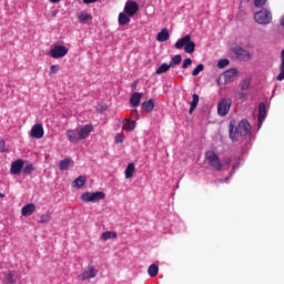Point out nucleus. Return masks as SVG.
Returning <instances> with one entry per match:
<instances>
[{
	"label": "nucleus",
	"mask_w": 284,
	"mask_h": 284,
	"mask_svg": "<svg viewBox=\"0 0 284 284\" xmlns=\"http://www.w3.org/2000/svg\"><path fill=\"white\" fill-rule=\"evenodd\" d=\"M51 3H60L61 0H50Z\"/></svg>",
	"instance_id": "nucleus-47"
},
{
	"label": "nucleus",
	"mask_w": 284,
	"mask_h": 284,
	"mask_svg": "<svg viewBox=\"0 0 284 284\" xmlns=\"http://www.w3.org/2000/svg\"><path fill=\"white\" fill-rule=\"evenodd\" d=\"M267 2V0H255L254 4L256 8H262L263 6H265Z\"/></svg>",
	"instance_id": "nucleus-42"
},
{
	"label": "nucleus",
	"mask_w": 284,
	"mask_h": 284,
	"mask_svg": "<svg viewBox=\"0 0 284 284\" xmlns=\"http://www.w3.org/2000/svg\"><path fill=\"white\" fill-rule=\"evenodd\" d=\"M141 109L145 110L146 112H152L154 110V102L152 99H149L144 103L141 104Z\"/></svg>",
	"instance_id": "nucleus-30"
},
{
	"label": "nucleus",
	"mask_w": 284,
	"mask_h": 284,
	"mask_svg": "<svg viewBox=\"0 0 284 284\" xmlns=\"http://www.w3.org/2000/svg\"><path fill=\"white\" fill-rule=\"evenodd\" d=\"M132 88H136V83H135V84H132Z\"/></svg>",
	"instance_id": "nucleus-49"
},
{
	"label": "nucleus",
	"mask_w": 284,
	"mask_h": 284,
	"mask_svg": "<svg viewBox=\"0 0 284 284\" xmlns=\"http://www.w3.org/2000/svg\"><path fill=\"white\" fill-rule=\"evenodd\" d=\"M4 281H6L7 284H16L17 283L12 272H8V274L6 275Z\"/></svg>",
	"instance_id": "nucleus-35"
},
{
	"label": "nucleus",
	"mask_w": 284,
	"mask_h": 284,
	"mask_svg": "<svg viewBox=\"0 0 284 284\" xmlns=\"http://www.w3.org/2000/svg\"><path fill=\"white\" fill-rule=\"evenodd\" d=\"M50 221H51V215L42 214L40 217V223H42V224L49 223Z\"/></svg>",
	"instance_id": "nucleus-39"
},
{
	"label": "nucleus",
	"mask_w": 284,
	"mask_h": 284,
	"mask_svg": "<svg viewBox=\"0 0 284 284\" xmlns=\"http://www.w3.org/2000/svg\"><path fill=\"white\" fill-rule=\"evenodd\" d=\"M68 141L71 143H78L80 140H83L80 138V133L78 132V129L74 130H68L65 133Z\"/></svg>",
	"instance_id": "nucleus-13"
},
{
	"label": "nucleus",
	"mask_w": 284,
	"mask_h": 284,
	"mask_svg": "<svg viewBox=\"0 0 284 284\" xmlns=\"http://www.w3.org/2000/svg\"><path fill=\"white\" fill-rule=\"evenodd\" d=\"M254 20L257 24H270L273 21V13L266 8H263L260 12L254 14Z\"/></svg>",
	"instance_id": "nucleus-5"
},
{
	"label": "nucleus",
	"mask_w": 284,
	"mask_h": 284,
	"mask_svg": "<svg viewBox=\"0 0 284 284\" xmlns=\"http://www.w3.org/2000/svg\"><path fill=\"white\" fill-rule=\"evenodd\" d=\"M192 59L191 58H186L183 60V63H182V69H187L189 67L192 65Z\"/></svg>",
	"instance_id": "nucleus-37"
},
{
	"label": "nucleus",
	"mask_w": 284,
	"mask_h": 284,
	"mask_svg": "<svg viewBox=\"0 0 284 284\" xmlns=\"http://www.w3.org/2000/svg\"><path fill=\"white\" fill-rule=\"evenodd\" d=\"M72 163L73 162H72L71 159H64V160L59 162V170L62 171V172L68 171Z\"/></svg>",
	"instance_id": "nucleus-28"
},
{
	"label": "nucleus",
	"mask_w": 284,
	"mask_h": 284,
	"mask_svg": "<svg viewBox=\"0 0 284 284\" xmlns=\"http://www.w3.org/2000/svg\"><path fill=\"white\" fill-rule=\"evenodd\" d=\"M37 211V206L36 204H26L22 210H21V213H22V216H31L32 214H34Z\"/></svg>",
	"instance_id": "nucleus-17"
},
{
	"label": "nucleus",
	"mask_w": 284,
	"mask_h": 284,
	"mask_svg": "<svg viewBox=\"0 0 284 284\" xmlns=\"http://www.w3.org/2000/svg\"><path fill=\"white\" fill-rule=\"evenodd\" d=\"M130 21H131V19H130V16H129V14L123 13V12H121L120 14H118V23H119L120 26L129 24Z\"/></svg>",
	"instance_id": "nucleus-23"
},
{
	"label": "nucleus",
	"mask_w": 284,
	"mask_h": 284,
	"mask_svg": "<svg viewBox=\"0 0 284 284\" xmlns=\"http://www.w3.org/2000/svg\"><path fill=\"white\" fill-rule=\"evenodd\" d=\"M265 118H266V105L261 103L260 104V113L257 115V121H258L260 125L265 120Z\"/></svg>",
	"instance_id": "nucleus-27"
},
{
	"label": "nucleus",
	"mask_w": 284,
	"mask_h": 284,
	"mask_svg": "<svg viewBox=\"0 0 284 284\" xmlns=\"http://www.w3.org/2000/svg\"><path fill=\"white\" fill-rule=\"evenodd\" d=\"M68 53H69V49L61 44H57L50 49V57L55 60L67 57Z\"/></svg>",
	"instance_id": "nucleus-6"
},
{
	"label": "nucleus",
	"mask_w": 284,
	"mask_h": 284,
	"mask_svg": "<svg viewBox=\"0 0 284 284\" xmlns=\"http://www.w3.org/2000/svg\"><path fill=\"white\" fill-rule=\"evenodd\" d=\"M134 172H135V165L133 162H131V163H129V165H126V169L124 171L125 179L129 180V179L133 178Z\"/></svg>",
	"instance_id": "nucleus-22"
},
{
	"label": "nucleus",
	"mask_w": 284,
	"mask_h": 284,
	"mask_svg": "<svg viewBox=\"0 0 284 284\" xmlns=\"http://www.w3.org/2000/svg\"><path fill=\"white\" fill-rule=\"evenodd\" d=\"M23 165H24V162L21 159H18L14 162H11L10 174L19 175L23 170Z\"/></svg>",
	"instance_id": "nucleus-11"
},
{
	"label": "nucleus",
	"mask_w": 284,
	"mask_h": 284,
	"mask_svg": "<svg viewBox=\"0 0 284 284\" xmlns=\"http://www.w3.org/2000/svg\"><path fill=\"white\" fill-rule=\"evenodd\" d=\"M171 68H173L170 63H162L161 67H159L155 70V74H164L166 73Z\"/></svg>",
	"instance_id": "nucleus-31"
},
{
	"label": "nucleus",
	"mask_w": 284,
	"mask_h": 284,
	"mask_svg": "<svg viewBox=\"0 0 284 284\" xmlns=\"http://www.w3.org/2000/svg\"><path fill=\"white\" fill-rule=\"evenodd\" d=\"M139 11V4L136 1L129 0L124 4V14L129 17H134Z\"/></svg>",
	"instance_id": "nucleus-9"
},
{
	"label": "nucleus",
	"mask_w": 284,
	"mask_h": 284,
	"mask_svg": "<svg viewBox=\"0 0 284 284\" xmlns=\"http://www.w3.org/2000/svg\"><path fill=\"white\" fill-rule=\"evenodd\" d=\"M170 39V33L169 30L166 28L162 29L161 32L158 33L156 36V40L159 42H166Z\"/></svg>",
	"instance_id": "nucleus-20"
},
{
	"label": "nucleus",
	"mask_w": 284,
	"mask_h": 284,
	"mask_svg": "<svg viewBox=\"0 0 284 284\" xmlns=\"http://www.w3.org/2000/svg\"><path fill=\"white\" fill-rule=\"evenodd\" d=\"M8 149L6 146V141L4 140H0V152H7Z\"/></svg>",
	"instance_id": "nucleus-43"
},
{
	"label": "nucleus",
	"mask_w": 284,
	"mask_h": 284,
	"mask_svg": "<svg viewBox=\"0 0 284 284\" xmlns=\"http://www.w3.org/2000/svg\"><path fill=\"white\" fill-rule=\"evenodd\" d=\"M182 60H183V58L180 54H178L171 59L169 64L171 65V68H175V67L180 65Z\"/></svg>",
	"instance_id": "nucleus-33"
},
{
	"label": "nucleus",
	"mask_w": 284,
	"mask_h": 284,
	"mask_svg": "<svg viewBox=\"0 0 284 284\" xmlns=\"http://www.w3.org/2000/svg\"><path fill=\"white\" fill-rule=\"evenodd\" d=\"M22 170H23L24 175H30V174H32V172L36 171V168L32 163H30V164H27L26 166H23Z\"/></svg>",
	"instance_id": "nucleus-34"
},
{
	"label": "nucleus",
	"mask_w": 284,
	"mask_h": 284,
	"mask_svg": "<svg viewBox=\"0 0 284 284\" xmlns=\"http://www.w3.org/2000/svg\"><path fill=\"white\" fill-rule=\"evenodd\" d=\"M280 74L277 75V81H284V49L281 51V65H280Z\"/></svg>",
	"instance_id": "nucleus-25"
},
{
	"label": "nucleus",
	"mask_w": 284,
	"mask_h": 284,
	"mask_svg": "<svg viewBox=\"0 0 284 284\" xmlns=\"http://www.w3.org/2000/svg\"><path fill=\"white\" fill-rule=\"evenodd\" d=\"M104 199H105V193L102 191L84 192L81 195V201L83 203H98L99 201H103Z\"/></svg>",
	"instance_id": "nucleus-4"
},
{
	"label": "nucleus",
	"mask_w": 284,
	"mask_h": 284,
	"mask_svg": "<svg viewBox=\"0 0 284 284\" xmlns=\"http://www.w3.org/2000/svg\"><path fill=\"white\" fill-rule=\"evenodd\" d=\"M98 0H83V3L90 4L95 3Z\"/></svg>",
	"instance_id": "nucleus-45"
},
{
	"label": "nucleus",
	"mask_w": 284,
	"mask_h": 284,
	"mask_svg": "<svg viewBox=\"0 0 284 284\" xmlns=\"http://www.w3.org/2000/svg\"><path fill=\"white\" fill-rule=\"evenodd\" d=\"M230 163H232V158H225L222 161V165L223 166H227Z\"/></svg>",
	"instance_id": "nucleus-44"
},
{
	"label": "nucleus",
	"mask_w": 284,
	"mask_h": 284,
	"mask_svg": "<svg viewBox=\"0 0 284 284\" xmlns=\"http://www.w3.org/2000/svg\"><path fill=\"white\" fill-rule=\"evenodd\" d=\"M174 48L178 50L183 49L184 52L192 54L195 52V42L192 40L191 34H186L175 42Z\"/></svg>",
	"instance_id": "nucleus-3"
},
{
	"label": "nucleus",
	"mask_w": 284,
	"mask_h": 284,
	"mask_svg": "<svg viewBox=\"0 0 284 284\" xmlns=\"http://www.w3.org/2000/svg\"><path fill=\"white\" fill-rule=\"evenodd\" d=\"M59 71H60V67L59 65L53 64V65L50 67V75L57 74V73H59Z\"/></svg>",
	"instance_id": "nucleus-40"
},
{
	"label": "nucleus",
	"mask_w": 284,
	"mask_h": 284,
	"mask_svg": "<svg viewBox=\"0 0 284 284\" xmlns=\"http://www.w3.org/2000/svg\"><path fill=\"white\" fill-rule=\"evenodd\" d=\"M203 70H204V65H203V63H200V64H197V67L193 70V73H191V74H193L194 77H196V75H199Z\"/></svg>",
	"instance_id": "nucleus-36"
},
{
	"label": "nucleus",
	"mask_w": 284,
	"mask_h": 284,
	"mask_svg": "<svg viewBox=\"0 0 284 284\" xmlns=\"http://www.w3.org/2000/svg\"><path fill=\"white\" fill-rule=\"evenodd\" d=\"M280 24L282 28H284V16L281 18Z\"/></svg>",
	"instance_id": "nucleus-46"
},
{
	"label": "nucleus",
	"mask_w": 284,
	"mask_h": 284,
	"mask_svg": "<svg viewBox=\"0 0 284 284\" xmlns=\"http://www.w3.org/2000/svg\"><path fill=\"white\" fill-rule=\"evenodd\" d=\"M252 126L248 120H241L235 126L233 122L230 123V139L232 142H236L239 138H247L251 135Z\"/></svg>",
	"instance_id": "nucleus-1"
},
{
	"label": "nucleus",
	"mask_w": 284,
	"mask_h": 284,
	"mask_svg": "<svg viewBox=\"0 0 284 284\" xmlns=\"http://www.w3.org/2000/svg\"><path fill=\"white\" fill-rule=\"evenodd\" d=\"M250 85H251V79L245 78V79L241 80V82H240V90L246 91V90H248Z\"/></svg>",
	"instance_id": "nucleus-32"
},
{
	"label": "nucleus",
	"mask_w": 284,
	"mask_h": 284,
	"mask_svg": "<svg viewBox=\"0 0 284 284\" xmlns=\"http://www.w3.org/2000/svg\"><path fill=\"white\" fill-rule=\"evenodd\" d=\"M199 103H200V95L194 93L193 101H191V103H190V110H189L190 114H192L193 111L196 109V106H199Z\"/></svg>",
	"instance_id": "nucleus-26"
},
{
	"label": "nucleus",
	"mask_w": 284,
	"mask_h": 284,
	"mask_svg": "<svg viewBox=\"0 0 284 284\" xmlns=\"http://www.w3.org/2000/svg\"><path fill=\"white\" fill-rule=\"evenodd\" d=\"M123 140H125V136H123L122 133H116V135H115V143L116 144H122Z\"/></svg>",
	"instance_id": "nucleus-41"
},
{
	"label": "nucleus",
	"mask_w": 284,
	"mask_h": 284,
	"mask_svg": "<svg viewBox=\"0 0 284 284\" xmlns=\"http://www.w3.org/2000/svg\"><path fill=\"white\" fill-rule=\"evenodd\" d=\"M115 239H118V233L112 232V231L101 233V236H100V240L103 242L109 241V240H115Z\"/></svg>",
	"instance_id": "nucleus-19"
},
{
	"label": "nucleus",
	"mask_w": 284,
	"mask_h": 284,
	"mask_svg": "<svg viewBox=\"0 0 284 284\" xmlns=\"http://www.w3.org/2000/svg\"><path fill=\"white\" fill-rule=\"evenodd\" d=\"M230 64V61L227 59H222L219 61L217 68L223 69L226 68Z\"/></svg>",
	"instance_id": "nucleus-38"
},
{
	"label": "nucleus",
	"mask_w": 284,
	"mask_h": 284,
	"mask_svg": "<svg viewBox=\"0 0 284 284\" xmlns=\"http://www.w3.org/2000/svg\"><path fill=\"white\" fill-rule=\"evenodd\" d=\"M204 163L207 164L209 168L221 171L223 170V163L221 162L219 155L215 151L209 150L204 154Z\"/></svg>",
	"instance_id": "nucleus-2"
},
{
	"label": "nucleus",
	"mask_w": 284,
	"mask_h": 284,
	"mask_svg": "<svg viewBox=\"0 0 284 284\" xmlns=\"http://www.w3.org/2000/svg\"><path fill=\"white\" fill-rule=\"evenodd\" d=\"M232 52L235 53L237 60H243V61L252 60V54L250 53V51L241 47L232 48Z\"/></svg>",
	"instance_id": "nucleus-8"
},
{
	"label": "nucleus",
	"mask_w": 284,
	"mask_h": 284,
	"mask_svg": "<svg viewBox=\"0 0 284 284\" xmlns=\"http://www.w3.org/2000/svg\"><path fill=\"white\" fill-rule=\"evenodd\" d=\"M97 276V271L93 266H90L88 271H84L81 275H80V280L81 281H89L92 280Z\"/></svg>",
	"instance_id": "nucleus-15"
},
{
	"label": "nucleus",
	"mask_w": 284,
	"mask_h": 284,
	"mask_svg": "<svg viewBox=\"0 0 284 284\" xmlns=\"http://www.w3.org/2000/svg\"><path fill=\"white\" fill-rule=\"evenodd\" d=\"M232 108V100L223 98L217 104V112L220 116H226L230 109Z\"/></svg>",
	"instance_id": "nucleus-7"
},
{
	"label": "nucleus",
	"mask_w": 284,
	"mask_h": 284,
	"mask_svg": "<svg viewBox=\"0 0 284 284\" xmlns=\"http://www.w3.org/2000/svg\"><path fill=\"white\" fill-rule=\"evenodd\" d=\"M78 19H79V22H80V23H85V22H88V21H92V20H93V17H92V14L88 13L87 11H82V12L79 14Z\"/></svg>",
	"instance_id": "nucleus-24"
},
{
	"label": "nucleus",
	"mask_w": 284,
	"mask_h": 284,
	"mask_svg": "<svg viewBox=\"0 0 284 284\" xmlns=\"http://www.w3.org/2000/svg\"><path fill=\"white\" fill-rule=\"evenodd\" d=\"M31 136L33 139H43V136H44L43 125H41V124L33 125L32 130H31Z\"/></svg>",
	"instance_id": "nucleus-12"
},
{
	"label": "nucleus",
	"mask_w": 284,
	"mask_h": 284,
	"mask_svg": "<svg viewBox=\"0 0 284 284\" xmlns=\"http://www.w3.org/2000/svg\"><path fill=\"white\" fill-rule=\"evenodd\" d=\"M148 274L151 278H154L159 274V264H151L148 268Z\"/></svg>",
	"instance_id": "nucleus-29"
},
{
	"label": "nucleus",
	"mask_w": 284,
	"mask_h": 284,
	"mask_svg": "<svg viewBox=\"0 0 284 284\" xmlns=\"http://www.w3.org/2000/svg\"><path fill=\"white\" fill-rule=\"evenodd\" d=\"M77 131L79 132L80 139L85 140L89 138L90 133L93 132V125L88 124L82 126L81 129H77Z\"/></svg>",
	"instance_id": "nucleus-14"
},
{
	"label": "nucleus",
	"mask_w": 284,
	"mask_h": 284,
	"mask_svg": "<svg viewBox=\"0 0 284 284\" xmlns=\"http://www.w3.org/2000/svg\"><path fill=\"white\" fill-rule=\"evenodd\" d=\"M143 94L141 92H135L130 98V103L133 108H138L141 104Z\"/></svg>",
	"instance_id": "nucleus-18"
},
{
	"label": "nucleus",
	"mask_w": 284,
	"mask_h": 284,
	"mask_svg": "<svg viewBox=\"0 0 284 284\" xmlns=\"http://www.w3.org/2000/svg\"><path fill=\"white\" fill-rule=\"evenodd\" d=\"M239 70L237 69H229L224 71L223 79L225 83H232L237 79Z\"/></svg>",
	"instance_id": "nucleus-10"
},
{
	"label": "nucleus",
	"mask_w": 284,
	"mask_h": 284,
	"mask_svg": "<svg viewBox=\"0 0 284 284\" xmlns=\"http://www.w3.org/2000/svg\"><path fill=\"white\" fill-rule=\"evenodd\" d=\"M122 124H123V131L125 132H133L136 128L135 120L124 119L122 121Z\"/></svg>",
	"instance_id": "nucleus-16"
},
{
	"label": "nucleus",
	"mask_w": 284,
	"mask_h": 284,
	"mask_svg": "<svg viewBox=\"0 0 284 284\" xmlns=\"http://www.w3.org/2000/svg\"><path fill=\"white\" fill-rule=\"evenodd\" d=\"M87 184V178L85 175H80L79 178H77L73 182H72V186L74 187H84V185Z\"/></svg>",
	"instance_id": "nucleus-21"
},
{
	"label": "nucleus",
	"mask_w": 284,
	"mask_h": 284,
	"mask_svg": "<svg viewBox=\"0 0 284 284\" xmlns=\"http://www.w3.org/2000/svg\"><path fill=\"white\" fill-rule=\"evenodd\" d=\"M4 197H6V195L0 192V199H4Z\"/></svg>",
	"instance_id": "nucleus-48"
}]
</instances>
